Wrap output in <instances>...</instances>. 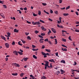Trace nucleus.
<instances>
[{"instance_id": "a878e982", "label": "nucleus", "mask_w": 79, "mask_h": 79, "mask_svg": "<svg viewBox=\"0 0 79 79\" xmlns=\"http://www.w3.org/2000/svg\"><path fill=\"white\" fill-rule=\"evenodd\" d=\"M49 31L48 32V35H50V33H51V32H52L51 31H50V29H49Z\"/></svg>"}, {"instance_id": "ea45409f", "label": "nucleus", "mask_w": 79, "mask_h": 79, "mask_svg": "<svg viewBox=\"0 0 79 79\" xmlns=\"http://www.w3.org/2000/svg\"><path fill=\"white\" fill-rule=\"evenodd\" d=\"M17 11H19V13H20V14H21V10H17Z\"/></svg>"}, {"instance_id": "4be33fe9", "label": "nucleus", "mask_w": 79, "mask_h": 79, "mask_svg": "<svg viewBox=\"0 0 79 79\" xmlns=\"http://www.w3.org/2000/svg\"><path fill=\"white\" fill-rule=\"evenodd\" d=\"M44 13H46V14H47V15H49V13H48V12L45 11V10H44Z\"/></svg>"}, {"instance_id": "423d86ee", "label": "nucleus", "mask_w": 79, "mask_h": 79, "mask_svg": "<svg viewBox=\"0 0 79 79\" xmlns=\"http://www.w3.org/2000/svg\"><path fill=\"white\" fill-rule=\"evenodd\" d=\"M1 37L2 39L4 40L5 41H6V38H5V37H4L2 35L1 36Z\"/></svg>"}, {"instance_id": "69168bd1", "label": "nucleus", "mask_w": 79, "mask_h": 79, "mask_svg": "<svg viewBox=\"0 0 79 79\" xmlns=\"http://www.w3.org/2000/svg\"><path fill=\"white\" fill-rule=\"evenodd\" d=\"M33 15L34 16H36L37 15H36L35 14H33Z\"/></svg>"}, {"instance_id": "0eeeda50", "label": "nucleus", "mask_w": 79, "mask_h": 79, "mask_svg": "<svg viewBox=\"0 0 79 79\" xmlns=\"http://www.w3.org/2000/svg\"><path fill=\"white\" fill-rule=\"evenodd\" d=\"M13 53L15 54L16 55H18V52H17L16 51H13Z\"/></svg>"}, {"instance_id": "5701e85b", "label": "nucleus", "mask_w": 79, "mask_h": 79, "mask_svg": "<svg viewBox=\"0 0 79 79\" xmlns=\"http://www.w3.org/2000/svg\"><path fill=\"white\" fill-rule=\"evenodd\" d=\"M40 22H41V23H45V22H44V21L42 20L41 19H40Z\"/></svg>"}, {"instance_id": "3c124183", "label": "nucleus", "mask_w": 79, "mask_h": 79, "mask_svg": "<svg viewBox=\"0 0 79 79\" xmlns=\"http://www.w3.org/2000/svg\"><path fill=\"white\" fill-rule=\"evenodd\" d=\"M24 48H27V49H29V47H24Z\"/></svg>"}, {"instance_id": "a18cd8bd", "label": "nucleus", "mask_w": 79, "mask_h": 79, "mask_svg": "<svg viewBox=\"0 0 79 79\" xmlns=\"http://www.w3.org/2000/svg\"><path fill=\"white\" fill-rule=\"evenodd\" d=\"M15 42H13L12 43V45H15Z\"/></svg>"}, {"instance_id": "f3484780", "label": "nucleus", "mask_w": 79, "mask_h": 79, "mask_svg": "<svg viewBox=\"0 0 79 79\" xmlns=\"http://www.w3.org/2000/svg\"><path fill=\"white\" fill-rule=\"evenodd\" d=\"M27 39H28V40H31V38L29 36H28L27 37Z\"/></svg>"}, {"instance_id": "de8ad7c7", "label": "nucleus", "mask_w": 79, "mask_h": 79, "mask_svg": "<svg viewBox=\"0 0 79 79\" xmlns=\"http://www.w3.org/2000/svg\"><path fill=\"white\" fill-rule=\"evenodd\" d=\"M48 42L49 43V44H50V45H52V42H51V41H48Z\"/></svg>"}, {"instance_id": "412c9836", "label": "nucleus", "mask_w": 79, "mask_h": 79, "mask_svg": "<svg viewBox=\"0 0 79 79\" xmlns=\"http://www.w3.org/2000/svg\"><path fill=\"white\" fill-rule=\"evenodd\" d=\"M21 40L22 41L23 44H25L26 43V41H24V40Z\"/></svg>"}, {"instance_id": "680f3d73", "label": "nucleus", "mask_w": 79, "mask_h": 79, "mask_svg": "<svg viewBox=\"0 0 79 79\" xmlns=\"http://www.w3.org/2000/svg\"><path fill=\"white\" fill-rule=\"evenodd\" d=\"M48 20H49V21H53V20L50 18L48 19Z\"/></svg>"}, {"instance_id": "4468645a", "label": "nucleus", "mask_w": 79, "mask_h": 79, "mask_svg": "<svg viewBox=\"0 0 79 79\" xmlns=\"http://www.w3.org/2000/svg\"><path fill=\"white\" fill-rule=\"evenodd\" d=\"M45 51H46V52H49L50 53V52L51 51H50V50H48V49H45Z\"/></svg>"}, {"instance_id": "4c0bfd02", "label": "nucleus", "mask_w": 79, "mask_h": 79, "mask_svg": "<svg viewBox=\"0 0 79 79\" xmlns=\"http://www.w3.org/2000/svg\"><path fill=\"white\" fill-rule=\"evenodd\" d=\"M35 33L36 34H37L39 33V31H37L36 30L35 31Z\"/></svg>"}, {"instance_id": "7c9ffc66", "label": "nucleus", "mask_w": 79, "mask_h": 79, "mask_svg": "<svg viewBox=\"0 0 79 79\" xmlns=\"http://www.w3.org/2000/svg\"><path fill=\"white\" fill-rule=\"evenodd\" d=\"M62 34H63V33L64 32H66V31H64V30H62Z\"/></svg>"}, {"instance_id": "6e6d98bb", "label": "nucleus", "mask_w": 79, "mask_h": 79, "mask_svg": "<svg viewBox=\"0 0 79 79\" xmlns=\"http://www.w3.org/2000/svg\"><path fill=\"white\" fill-rule=\"evenodd\" d=\"M50 12L51 13H53V10H50Z\"/></svg>"}, {"instance_id": "13d9d810", "label": "nucleus", "mask_w": 79, "mask_h": 79, "mask_svg": "<svg viewBox=\"0 0 79 79\" xmlns=\"http://www.w3.org/2000/svg\"><path fill=\"white\" fill-rule=\"evenodd\" d=\"M27 23H28V24H31V22H29V21H27Z\"/></svg>"}, {"instance_id": "f704fd0d", "label": "nucleus", "mask_w": 79, "mask_h": 79, "mask_svg": "<svg viewBox=\"0 0 79 79\" xmlns=\"http://www.w3.org/2000/svg\"><path fill=\"white\" fill-rule=\"evenodd\" d=\"M60 71L61 72V73H64L65 71L63 70L62 69H61L60 70Z\"/></svg>"}, {"instance_id": "c85d7f7f", "label": "nucleus", "mask_w": 79, "mask_h": 79, "mask_svg": "<svg viewBox=\"0 0 79 79\" xmlns=\"http://www.w3.org/2000/svg\"><path fill=\"white\" fill-rule=\"evenodd\" d=\"M7 35H8V37H10V35H11V34H10V32H8L7 33Z\"/></svg>"}, {"instance_id": "7ed1b4c3", "label": "nucleus", "mask_w": 79, "mask_h": 79, "mask_svg": "<svg viewBox=\"0 0 79 79\" xmlns=\"http://www.w3.org/2000/svg\"><path fill=\"white\" fill-rule=\"evenodd\" d=\"M12 64L13 65H14V66H17V67H19V66H20V65H19V64L16 63H13Z\"/></svg>"}, {"instance_id": "37998d69", "label": "nucleus", "mask_w": 79, "mask_h": 79, "mask_svg": "<svg viewBox=\"0 0 79 79\" xmlns=\"http://www.w3.org/2000/svg\"><path fill=\"white\" fill-rule=\"evenodd\" d=\"M61 45L62 46V47H66V48H67V47H66L64 44H62Z\"/></svg>"}, {"instance_id": "8fccbe9b", "label": "nucleus", "mask_w": 79, "mask_h": 79, "mask_svg": "<svg viewBox=\"0 0 79 79\" xmlns=\"http://www.w3.org/2000/svg\"><path fill=\"white\" fill-rule=\"evenodd\" d=\"M0 15L2 17H3V14L2 13L0 14Z\"/></svg>"}, {"instance_id": "49530a36", "label": "nucleus", "mask_w": 79, "mask_h": 79, "mask_svg": "<svg viewBox=\"0 0 79 79\" xmlns=\"http://www.w3.org/2000/svg\"><path fill=\"white\" fill-rule=\"evenodd\" d=\"M69 9V6H68V7H67L66 8V10H68Z\"/></svg>"}, {"instance_id": "79ce46f5", "label": "nucleus", "mask_w": 79, "mask_h": 79, "mask_svg": "<svg viewBox=\"0 0 79 79\" xmlns=\"http://www.w3.org/2000/svg\"><path fill=\"white\" fill-rule=\"evenodd\" d=\"M50 68H53V66H52V64L51 63L50 64Z\"/></svg>"}, {"instance_id": "72a5a7b5", "label": "nucleus", "mask_w": 79, "mask_h": 79, "mask_svg": "<svg viewBox=\"0 0 79 79\" xmlns=\"http://www.w3.org/2000/svg\"><path fill=\"white\" fill-rule=\"evenodd\" d=\"M62 41H63V42H66V39L63 38L62 39Z\"/></svg>"}, {"instance_id": "6e6552de", "label": "nucleus", "mask_w": 79, "mask_h": 79, "mask_svg": "<svg viewBox=\"0 0 79 79\" xmlns=\"http://www.w3.org/2000/svg\"><path fill=\"white\" fill-rule=\"evenodd\" d=\"M48 61H49L50 62H53V63H55V62L54 61V60L53 59H50L48 60Z\"/></svg>"}, {"instance_id": "aec40b11", "label": "nucleus", "mask_w": 79, "mask_h": 79, "mask_svg": "<svg viewBox=\"0 0 79 79\" xmlns=\"http://www.w3.org/2000/svg\"><path fill=\"white\" fill-rule=\"evenodd\" d=\"M60 62L61 63H65V60H61Z\"/></svg>"}, {"instance_id": "c9c22d12", "label": "nucleus", "mask_w": 79, "mask_h": 79, "mask_svg": "<svg viewBox=\"0 0 79 79\" xmlns=\"http://www.w3.org/2000/svg\"><path fill=\"white\" fill-rule=\"evenodd\" d=\"M41 35H42V36L45 35V34L44 33H41Z\"/></svg>"}, {"instance_id": "864d4df0", "label": "nucleus", "mask_w": 79, "mask_h": 79, "mask_svg": "<svg viewBox=\"0 0 79 79\" xmlns=\"http://www.w3.org/2000/svg\"><path fill=\"white\" fill-rule=\"evenodd\" d=\"M60 9L61 10H64V9H65V7L61 8Z\"/></svg>"}, {"instance_id": "4d7b16f0", "label": "nucleus", "mask_w": 79, "mask_h": 79, "mask_svg": "<svg viewBox=\"0 0 79 79\" xmlns=\"http://www.w3.org/2000/svg\"><path fill=\"white\" fill-rule=\"evenodd\" d=\"M39 42H40V43H44V41H40V40L39 41Z\"/></svg>"}, {"instance_id": "09e8293b", "label": "nucleus", "mask_w": 79, "mask_h": 79, "mask_svg": "<svg viewBox=\"0 0 79 79\" xmlns=\"http://www.w3.org/2000/svg\"><path fill=\"white\" fill-rule=\"evenodd\" d=\"M32 50L33 51H37V49H34V48L32 49Z\"/></svg>"}, {"instance_id": "f257e3e1", "label": "nucleus", "mask_w": 79, "mask_h": 79, "mask_svg": "<svg viewBox=\"0 0 79 79\" xmlns=\"http://www.w3.org/2000/svg\"><path fill=\"white\" fill-rule=\"evenodd\" d=\"M45 64H44L45 66L44 67L45 69H47V66H48V63L49 62L48 61H45Z\"/></svg>"}, {"instance_id": "9b49d317", "label": "nucleus", "mask_w": 79, "mask_h": 79, "mask_svg": "<svg viewBox=\"0 0 79 79\" xmlns=\"http://www.w3.org/2000/svg\"><path fill=\"white\" fill-rule=\"evenodd\" d=\"M63 15H64V16H68V15H69V14H66V13L63 14Z\"/></svg>"}, {"instance_id": "bb28decb", "label": "nucleus", "mask_w": 79, "mask_h": 79, "mask_svg": "<svg viewBox=\"0 0 79 79\" xmlns=\"http://www.w3.org/2000/svg\"><path fill=\"white\" fill-rule=\"evenodd\" d=\"M23 60L24 61H26L27 60V58H23Z\"/></svg>"}, {"instance_id": "b1692460", "label": "nucleus", "mask_w": 79, "mask_h": 79, "mask_svg": "<svg viewBox=\"0 0 79 79\" xmlns=\"http://www.w3.org/2000/svg\"><path fill=\"white\" fill-rule=\"evenodd\" d=\"M46 79V77H45L44 76L42 77L41 78V79Z\"/></svg>"}, {"instance_id": "774afa93", "label": "nucleus", "mask_w": 79, "mask_h": 79, "mask_svg": "<svg viewBox=\"0 0 79 79\" xmlns=\"http://www.w3.org/2000/svg\"><path fill=\"white\" fill-rule=\"evenodd\" d=\"M23 10H27V8L25 7L23 8Z\"/></svg>"}, {"instance_id": "f8f14e48", "label": "nucleus", "mask_w": 79, "mask_h": 79, "mask_svg": "<svg viewBox=\"0 0 79 79\" xmlns=\"http://www.w3.org/2000/svg\"><path fill=\"white\" fill-rule=\"evenodd\" d=\"M62 50L63 51H67V49H66V48H62Z\"/></svg>"}, {"instance_id": "9d476101", "label": "nucleus", "mask_w": 79, "mask_h": 79, "mask_svg": "<svg viewBox=\"0 0 79 79\" xmlns=\"http://www.w3.org/2000/svg\"><path fill=\"white\" fill-rule=\"evenodd\" d=\"M18 53L19 55H23V52H18Z\"/></svg>"}, {"instance_id": "f03ea898", "label": "nucleus", "mask_w": 79, "mask_h": 79, "mask_svg": "<svg viewBox=\"0 0 79 79\" xmlns=\"http://www.w3.org/2000/svg\"><path fill=\"white\" fill-rule=\"evenodd\" d=\"M41 54H42V55H43L44 56V58H45V57H47V55H46V53H45V52H41Z\"/></svg>"}, {"instance_id": "393cba45", "label": "nucleus", "mask_w": 79, "mask_h": 79, "mask_svg": "<svg viewBox=\"0 0 79 79\" xmlns=\"http://www.w3.org/2000/svg\"><path fill=\"white\" fill-rule=\"evenodd\" d=\"M3 8H4L6 9L7 8V7H6V6L5 5H3Z\"/></svg>"}, {"instance_id": "20e7f679", "label": "nucleus", "mask_w": 79, "mask_h": 79, "mask_svg": "<svg viewBox=\"0 0 79 79\" xmlns=\"http://www.w3.org/2000/svg\"><path fill=\"white\" fill-rule=\"evenodd\" d=\"M5 45L6 48H9V46H10V45L8 44V43H6L5 44Z\"/></svg>"}, {"instance_id": "e433bc0d", "label": "nucleus", "mask_w": 79, "mask_h": 79, "mask_svg": "<svg viewBox=\"0 0 79 79\" xmlns=\"http://www.w3.org/2000/svg\"><path fill=\"white\" fill-rule=\"evenodd\" d=\"M32 24L33 25H35V23L33 21L32 22Z\"/></svg>"}, {"instance_id": "a211bd4d", "label": "nucleus", "mask_w": 79, "mask_h": 79, "mask_svg": "<svg viewBox=\"0 0 79 79\" xmlns=\"http://www.w3.org/2000/svg\"><path fill=\"white\" fill-rule=\"evenodd\" d=\"M20 42H21V41H19L18 42V45H20L21 46H22V45H23V44H21Z\"/></svg>"}, {"instance_id": "1a4fd4ad", "label": "nucleus", "mask_w": 79, "mask_h": 79, "mask_svg": "<svg viewBox=\"0 0 79 79\" xmlns=\"http://www.w3.org/2000/svg\"><path fill=\"white\" fill-rule=\"evenodd\" d=\"M14 32H19V30H17L16 29H14Z\"/></svg>"}, {"instance_id": "473e14b6", "label": "nucleus", "mask_w": 79, "mask_h": 79, "mask_svg": "<svg viewBox=\"0 0 79 79\" xmlns=\"http://www.w3.org/2000/svg\"><path fill=\"white\" fill-rule=\"evenodd\" d=\"M55 42H56L55 44H57L58 43V42H57V40H56V39H55Z\"/></svg>"}, {"instance_id": "603ef678", "label": "nucleus", "mask_w": 79, "mask_h": 79, "mask_svg": "<svg viewBox=\"0 0 79 79\" xmlns=\"http://www.w3.org/2000/svg\"><path fill=\"white\" fill-rule=\"evenodd\" d=\"M75 31L77 32H79V30H76Z\"/></svg>"}, {"instance_id": "5fc2aeb1", "label": "nucleus", "mask_w": 79, "mask_h": 79, "mask_svg": "<svg viewBox=\"0 0 79 79\" xmlns=\"http://www.w3.org/2000/svg\"><path fill=\"white\" fill-rule=\"evenodd\" d=\"M59 2L60 3H61L62 2V0H59Z\"/></svg>"}, {"instance_id": "338daca9", "label": "nucleus", "mask_w": 79, "mask_h": 79, "mask_svg": "<svg viewBox=\"0 0 79 79\" xmlns=\"http://www.w3.org/2000/svg\"><path fill=\"white\" fill-rule=\"evenodd\" d=\"M42 48H43V49L44 48H45V45H43L42 46Z\"/></svg>"}, {"instance_id": "ddd939ff", "label": "nucleus", "mask_w": 79, "mask_h": 79, "mask_svg": "<svg viewBox=\"0 0 79 79\" xmlns=\"http://www.w3.org/2000/svg\"><path fill=\"white\" fill-rule=\"evenodd\" d=\"M12 75H13V76H17V75H18V73H12Z\"/></svg>"}, {"instance_id": "c03bdc74", "label": "nucleus", "mask_w": 79, "mask_h": 79, "mask_svg": "<svg viewBox=\"0 0 79 79\" xmlns=\"http://www.w3.org/2000/svg\"><path fill=\"white\" fill-rule=\"evenodd\" d=\"M38 36L39 37H40V38H42V39L43 38V36H41V35H39Z\"/></svg>"}, {"instance_id": "bf43d9fd", "label": "nucleus", "mask_w": 79, "mask_h": 79, "mask_svg": "<svg viewBox=\"0 0 79 79\" xmlns=\"http://www.w3.org/2000/svg\"><path fill=\"white\" fill-rule=\"evenodd\" d=\"M76 64H77V63H76V62L75 61L74 62V64H73V65H76Z\"/></svg>"}, {"instance_id": "2eb2a0df", "label": "nucleus", "mask_w": 79, "mask_h": 79, "mask_svg": "<svg viewBox=\"0 0 79 79\" xmlns=\"http://www.w3.org/2000/svg\"><path fill=\"white\" fill-rule=\"evenodd\" d=\"M40 22H35V25H38V24H40Z\"/></svg>"}, {"instance_id": "e2e57ef3", "label": "nucleus", "mask_w": 79, "mask_h": 79, "mask_svg": "<svg viewBox=\"0 0 79 79\" xmlns=\"http://www.w3.org/2000/svg\"><path fill=\"white\" fill-rule=\"evenodd\" d=\"M54 13H55L56 14H58V11H55V12H54Z\"/></svg>"}, {"instance_id": "a19ab883", "label": "nucleus", "mask_w": 79, "mask_h": 79, "mask_svg": "<svg viewBox=\"0 0 79 79\" xmlns=\"http://www.w3.org/2000/svg\"><path fill=\"white\" fill-rule=\"evenodd\" d=\"M25 34L26 35H29V33L26 32L25 33Z\"/></svg>"}, {"instance_id": "c756f323", "label": "nucleus", "mask_w": 79, "mask_h": 79, "mask_svg": "<svg viewBox=\"0 0 79 79\" xmlns=\"http://www.w3.org/2000/svg\"><path fill=\"white\" fill-rule=\"evenodd\" d=\"M55 55L56 56H58L59 57V56H58V52H56V53Z\"/></svg>"}, {"instance_id": "39448f33", "label": "nucleus", "mask_w": 79, "mask_h": 79, "mask_svg": "<svg viewBox=\"0 0 79 79\" xmlns=\"http://www.w3.org/2000/svg\"><path fill=\"white\" fill-rule=\"evenodd\" d=\"M52 30V32H54V33H56V30L55 29V28H51Z\"/></svg>"}, {"instance_id": "052dcab7", "label": "nucleus", "mask_w": 79, "mask_h": 79, "mask_svg": "<svg viewBox=\"0 0 79 79\" xmlns=\"http://www.w3.org/2000/svg\"><path fill=\"white\" fill-rule=\"evenodd\" d=\"M46 55H48V56H50V54H49L48 53H46Z\"/></svg>"}, {"instance_id": "6ab92c4d", "label": "nucleus", "mask_w": 79, "mask_h": 79, "mask_svg": "<svg viewBox=\"0 0 79 79\" xmlns=\"http://www.w3.org/2000/svg\"><path fill=\"white\" fill-rule=\"evenodd\" d=\"M24 74L23 73H22L21 74H20V76H21V77H23V76H24Z\"/></svg>"}, {"instance_id": "dca6fc26", "label": "nucleus", "mask_w": 79, "mask_h": 79, "mask_svg": "<svg viewBox=\"0 0 79 79\" xmlns=\"http://www.w3.org/2000/svg\"><path fill=\"white\" fill-rule=\"evenodd\" d=\"M33 57L34 58H35V59H37V56H36L35 55H33Z\"/></svg>"}, {"instance_id": "cd10ccee", "label": "nucleus", "mask_w": 79, "mask_h": 79, "mask_svg": "<svg viewBox=\"0 0 79 79\" xmlns=\"http://www.w3.org/2000/svg\"><path fill=\"white\" fill-rule=\"evenodd\" d=\"M38 15H41V11L40 10L38 11Z\"/></svg>"}, {"instance_id": "2f4dec72", "label": "nucleus", "mask_w": 79, "mask_h": 79, "mask_svg": "<svg viewBox=\"0 0 79 79\" xmlns=\"http://www.w3.org/2000/svg\"><path fill=\"white\" fill-rule=\"evenodd\" d=\"M42 4L44 6H46V5H47V3H42Z\"/></svg>"}, {"instance_id": "0e129e2a", "label": "nucleus", "mask_w": 79, "mask_h": 79, "mask_svg": "<svg viewBox=\"0 0 79 79\" xmlns=\"http://www.w3.org/2000/svg\"><path fill=\"white\" fill-rule=\"evenodd\" d=\"M32 47L33 48H35V46L34 45H32Z\"/></svg>"}, {"instance_id": "58836bf2", "label": "nucleus", "mask_w": 79, "mask_h": 79, "mask_svg": "<svg viewBox=\"0 0 79 79\" xmlns=\"http://www.w3.org/2000/svg\"><path fill=\"white\" fill-rule=\"evenodd\" d=\"M44 41L45 42H48V39H45V40H44Z\"/></svg>"}]
</instances>
